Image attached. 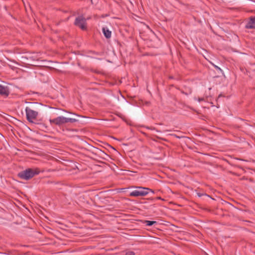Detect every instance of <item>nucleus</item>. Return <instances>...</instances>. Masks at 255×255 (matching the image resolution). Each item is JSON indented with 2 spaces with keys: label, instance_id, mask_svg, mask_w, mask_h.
Returning <instances> with one entry per match:
<instances>
[{
  "label": "nucleus",
  "instance_id": "f257e3e1",
  "mask_svg": "<svg viewBox=\"0 0 255 255\" xmlns=\"http://www.w3.org/2000/svg\"><path fill=\"white\" fill-rule=\"evenodd\" d=\"M77 121H78V120L75 118H67L62 116L57 117L53 119L49 120V122L51 125H55L59 126L68 123H73Z\"/></svg>",
  "mask_w": 255,
  "mask_h": 255
},
{
  "label": "nucleus",
  "instance_id": "f03ea898",
  "mask_svg": "<svg viewBox=\"0 0 255 255\" xmlns=\"http://www.w3.org/2000/svg\"><path fill=\"white\" fill-rule=\"evenodd\" d=\"M39 172V171L37 169L29 168L20 172L18 176L23 179L28 180L34 175L38 174Z\"/></svg>",
  "mask_w": 255,
  "mask_h": 255
},
{
  "label": "nucleus",
  "instance_id": "7ed1b4c3",
  "mask_svg": "<svg viewBox=\"0 0 255 255\" xmlns=\"http://www.w3.org/2000/svg\"><path fill=\"white\" fill-rule=\"evenodd\" d=\"M25 111L28 121L31 123L34 122L38 115V112L34 107H26Z\"/></svg>",
  "mask_w": 255,
  "mask_h": 255
},
{
  "label": "nucleus",
  "instance_id": "20e7f679",
  "mask_svg": "<svg viewBox=\"0 0 255 255\" xmlns=\"http://www.w3.org/2000/svg\"><path fill=\"white\" fill-rule=\"evenodd\" d=\"M137 189L131 192L129 194L130 196L138 197L144 196L148 193V191H150L153 192L151 189L148 188H144L142 187H137Z\"/></svg>",
  "mask_w": 255,
  "mask_h": 255
},
{
  "label": "nucleus",
  "instance_id": "39448f33",
  "mask_svg": "<svg viewBox=\"0 0 255 255\" xmlns=\"http://www.w3.org/2000/svg\"><path fill=\"white\" fill-rule=\"evenodd\" d=\"M85 23L86 19L83 17V16H80L77 17L75 21V24L83 30L86 28Z\"/></svg>",
  "mask_w": 255,
  "mask_h": 255
},
{
  "label": "nucleus",
  "instance_id": "423d86ee",
  "mask_svg": "<svg viewBox=\"0 0 255 255\" xmlns=\"http://www.w3.org/2000/svg\"><path fill=\"white\" fill-rule=\"evenodd\" d=\"M246 28L250 29L255 28V16L251 17L245 26Z\"/></svg>",
  "mask_w": 255,
  "mask_h": 255
},
{
  "label": "nucleus",
  "instance_id": "0eeeda50",
  "mask_svg": "<svg viewBox=\"0 0 255 255\" xmlns=\"http://www.w3.org/2000/svg\"><path fill=\"white\" fill-rule=\"evenodd\" d=\"M0 94L3 95H8V91L7 87L3 85H0Z\"/></svg>",
  "mask_w": 255,
  "mask_h": 255
},
{
  "label": "nucleus",
  "instance_id": "6e6552de",
  "mask_svg": "<svg viewBox=\"0 0 255 255\" xmlns=\"http://www.w3.org/2000/svg\"><path fill=\"white\" fill-rule=\"evenodd\" d=\"M103 32L105 35V36L107 38H109L111 36V31H110L106 27H103Z\"/></svg>",
  "mask_w": 255,
  "mask_h": 255
},
{
  "label": "nucleus",
  "instance_id": "1a4fd4ad",
  "mask_svg": "<svg viewBox=\"0 0 255 255\" xmlns=\"http://www.w3.org/2000/svg\"><path fill=\"white\" fill-rule=\"evenodd\" d=\"M25 58L27 59H30L31 60H33V61L38 60L39 58L38 55L37 54H33L32 55H28V56L25 57Z\"/></svg>",
  "mask_w": 255,
  "mask_h": 255
},
{
  "label": "nucleus",
  "instance_id": "9d476101",
  "mask_svg": "<svg viewBox=\"0 0 255 255\" xmlns=\"http://www.w3.org/2000/svg\"><path fill=\"white\" fill-rule=\"evenodd\" d=\"M146 225L148 226H152L153 224L155 223L156 222L155 221H146Z\"/></svg>",
  "mask_w": 255,
  "mask_h": 255
},
{
  "label": "nucleus",
  "instance_id": "9b49d317",
  "mask_svg": "<svg viewBox=\"0 0 255 255\" xmlns=\"http://www.w3.org/2000/svg\"><path fill=\"white\" fill-rule=\"evenodd\" d=\"M126 255H135V254L133 252H128L126 253Z\"/></svg>",
  "mask_w": 255,
  "mask_h": 255
},
{
  "label": "nucleus",
  "instance_id": "f8f14e48",
  "mask_svg": "<svg viewBox=\"0 0 255 255\" xmlns=\"http://www.w3.org/2000/svg\"><path fill=\"white\" fill-rule=\"evenodd\" d=\"M198 101H199V102H201V101H203V100H204V99H203V98H198Z\"/></svg>",
  "mask_w": 255,
  "mask_h": 255
},
{
  "label": "nucleus",
  "instance_id": "ddd939ff",
  "mask_svg": "<svg viewBox=\"0 0 255 255\" xmlns=\"http://www.w3.org/2000/svg\"><path fill=\"white\" fill-rule=\"evenodd\" d=\"M216 67L220 70H221V69L220 68H219L218 66H216Z\"/></svg>",
  "mask_w": 255,
  "mask_h": 255
}]
</instances>
